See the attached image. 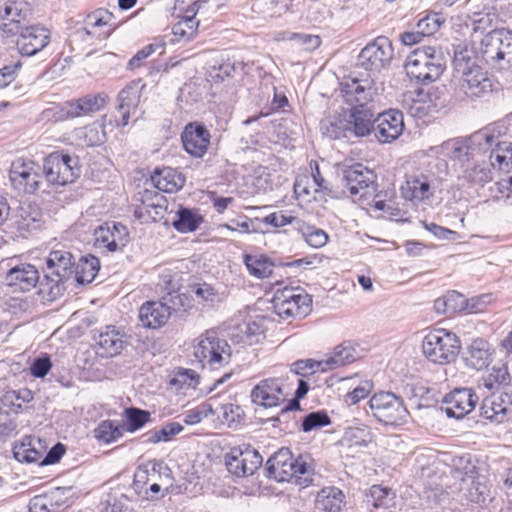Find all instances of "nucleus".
<instances>
[{"label":"nucleus","mask_w":512,"mask_h":512,"mask_svg":"<svg viewBox=\"0 0 512 512\" xmlns=\"http://www.w3.org/2000/svg\"><path fill=\"white\" fill-rule=\"evenodd\" d=\"M191 348L195 361L203 369L219 370L229 364L232 356L229 343L213 329L195 338Z\"/></svg>","instance_id":"f257e3e1"},{"label":"nucleus","mask_w":512,"mask_h":512,"mask_svg":"<svg viewBox=\"0 0 512 512\" xmlns=\"http://www.w3.org/2000/svg\"><path fill=\"white\" fill-rule=\"evenodd\" d=\"M271 304L274 313L288 322L302 320L313 310L311 295L300 286H284L275 289Z\"/></svg>","instance_id":"f03ea898"},{"label":"nucleus","mask_w":512,"mask_h":512,"mask_svg":"<svg viewBox=\"0 0 512 512\" xmlns=\"http://www.w3.org/2000/svg\"><path fill=\"white\" fill-rule=\"evenodd\" d=\"M461 347L460 337L445 328L430 329L424 335L421 343L424 357L437 365H448L455 362Z\"/></svg>","instance_id":"7ed1b4c3"},{"label":"nucleus","mask_w":512,"mask_h":512,"mask_svg":"<svg viewBox=\"0 0 512 512\" xmlns=\"http://www.w3.org/2000/svg\"><path fill=\"white\" fill-rule=\"evenodd\" d=\"M42 172L46 181L53 186L72 184L81 175L79 157L64 149L54 150L43 158Z\"/></svg>","instance_id":"20e7f679"},{"label":"nucleus","mask_w":512,"mask_h":512,"mask_svg":"<svg viewBox=\"0 0 512 512\" xmlns=\"http://www.w3.org/2000/svg\"><path fill=\"white\" fill-rule=\"evenodd\" d=\"M508 127L503 122H495L476 133L480 144L491 147L490 164L493 168L510 172L512 170V142L507 141Z\"/></svg>","instance_id":"39448f33"},{"label":"nucleus","mask_w":512,"mask_h":512,"mask_svg":"<svg viewBox=\"0 0 512 512\" xmlns=\"http://www.w3.org/2000/svg\"><path fill=\"white\" fill-rule=\"evenodd\" d=\"M405 69L410 79L419 83H430L442 75L445 66L434 47L423 46L411 52Z\"/></svg>","instance_id":"423d86ee"},{"label":"nucleus","mask_w":512,"mask_h":512,"mask_svg":"<svg viewBox=\"0 0 512 512\" xmlns=\"http://www.w3.org/2000/svg\"><path fill=\"white\" fill-rule=\"evenodd\" d=\"M8 177L12 189L19 194H35L42 185V174L38 162L24 156L11 162Z\"/></svg>","instance_id":"0eeeda50"},{"label":"nucleus","mask_w":512,"mask_h":512,"mask_svg":"<svg viewBox=\"0 0 512 512\" xmlns=\"http://www.w3.org/2000/svg\"><path fill=\"white\" fill-rule=\"evenodd\" d=\"M368 404L373 416L385 425L404 424L409 416L403 400L392 392H377Z\"/></svg>","instance_id":"6e6552de"},{"label":"nucleus","mask_w":512,"mask_h":512,"mask_svg":"<svg viewBox=\"0 0 512 512\" xmlns=\"http://www.w3.org/2000/svg\"><path fill=\"white\" fill-rule=\"evenodd\" d=\"M339 92L347 104L364 107L377 96L378 88L368 73H359L344 76L339 84Z\"/></svg>","instance_id":"1a4fd4ad"},{"label":"nucleus","mask_w":512,"mask_h":512,"mask_svg":"<svg viewBox=\"0 0 512 512\" xmlns=\"http://www.w3.org/2000/svg\"><path fill=\"white\" fill-rule=\"evenodd\" d=\"M493 91V83L487 72L480 66L472 64L462 71L455 92L462 99H482Z\"/></svg>","instance_id":"9d476101"},{"label":"nucleus","mask_w":512,"mask_h":512,"mask_svg":"<svg viewBox=\"0 0 512 512\" xmlns=\"http://www.w3.org/2000/svg\"><path fill=\"white\" fill-rule=\"evenodd\" d=\"M345 186L359 203L370 198L377 188L374 172L360 163L348 167L344 172Z\"/></svg>","instance_id":"9b49d317"},{"label":"nucleus","mask_w":512,"mask_h":512,"mask_svg":"<svg viewBox=\"0 0 512 512\" xmlns=\"http://www.w3.org/2000/svg\"><path fill=\"white\" fill-rule=\"evenodd\" d=\"M82 24L79 32L95 41L108 39L119 27L114 13L103 7L87 13Z\"/></svg>","instance_id":"f8f14e48"},{"label":"nucleus","mask_w":512,"mask_h":512,"mask_svg":"<svg viewBox=\"0 0 512 512\" xmlns=\"http://www.w3.org/2000/svg\"><path fill=\"white\" fill-rule=\"evenodd\" d=\"M7 266L4 279L13 291L28 292L36 287L40 273L35 265L22 262L18 257H11L8 259Z\"/></svg>","instance_id":"ddd939ff"},{"label":"nucleus","mask_w":512,"mask_h":512,"mask_svg":"<svg viewBox=\"0 0 512 512\" xmlns=\"http://www.w3.org/2000/svg\"><path fill=\"white\" fill-rule=\"evenodd\" d=\"M287 396V387L278 377L262 379L250 393L252 403L264 408H275L284 404Z\"/></svg>","instance_id":"4468645a"},{"label":"nucleus","mask_w":512,"mask_h":512,"mask_svg":"<svg viewBox=\"0 0 512 512\" xmlns=\"http://www.w3.org/2000/svg\"><path fill=\"white\" fill-rule=\"evenodd\" d=\"M225 460L228 471L237 477L252 475L262 464V456L248 444L231 448Z\"/></svg>","instance_id":"2eb2a0df"},{"label":"nucleus","mask_w":512,"mask_h":512,"mask_svg":"<svg viewBox=\"0 0 512 512\" xmlns=\"http://www.w3.org/2000/svg\"><path fill=\"white\" fill-rule=\"evenodd\" d=\"M139 202L135 206L134 216L142 223L159 222L165 218L168 200L159 192L145 189L139 193Z\"/></svg>","instance_id":"dca6fc26"},{"label":"nucleus","mask_w":512,"mask_h":512,"mask_svg":"<svg viewBox=\"0 0 512 512\" xmlns=\"http://www.w3.org/2000/svg\"><path fill=\"white\" fill-rule=\"evenodd\" d=\"M180 137L184 151L193 158L204 157L211 145V133L202 122L186 124Z\"/></svg>","instance_id":"f3484780"},{"label":"nucleus","mask_w":512,"mask_h":512,"mask_svg":"<svg viewBox=\"0 0 512 512\" xmlns=\"http://www.w3.org/2000/svg\"><path fill=\"white\" fill-rule=\"evenodd\" d=\"M480 416L495 425L510 422L512 420V393L502 392L486 397L480 408Z\"/></svg>","instance_id":"a211bd4d"},{"label":"nucleus","mask_w":512,"mask_h":512,"mask_svg":"<svg viewBox=\"0 0 512 512\" xmlns=\"http://www.w3.org/2000/svg\"><path fill=\"white\" fill-rule=\"evenodd\" d=\"M477 402L478 396L472 388H455L442 401L447 416L456 419H462L471 413Z\"/></svg>","instance_id":"6ab92c4d"},{"label":"nucleus","mask_w":512,"mask_h":512,"mask_svg":"<svg viewBox=\"0 0 512 512\" xmlns=\"http://www.w3.org/2000/svg\"><path fill=\"white\" fill-rule=\"evenodd\" d=\"M394 55L391 40L379 36L367 44L360 53V60L370 70H379L388 64Z\"/></svg>","instance_id":"aec40b11"},{"label":"nucleus","mask_w":512,"mask_h":512,"mask_svg":"<svg viewBox=\"0 0 512 512\" xmlns=\"http://www.w3.org/2000/svg\"><path fill=\"white\" fill-rule=\"evenodd\" d=\"M16 46L23 56H33L50 42V31L41 25H31L19 31Z\"/></svg>","instance_id":"412c9836"},{"label":"nucleus","mask_w":512,"mask_h":512,"mask_svg":"<svg viewBox=\"0 0 512 512\" xmlns=\"http://www.w3.org/2000/svg\"><path fill=\"white\" fill-rule=\"evenodd\" d=\"M375 137L381 143H390L396 140L403 132L404 118L401 111L389 109L375 118Z\"/></svg>","instance_id":"4be33fe9"},{"label":"nucleus","mask_w":512,"mask_h":512,"mask_svg":"<svg viewBox=\"0 0 512 512\" xmlns=\"http://www.w3.org/2000/svg\"><path fill=\"white\" fill-rule=\"evenodd\" d=\"M129 233L126 227L119 223H104L94 231V244L99 249L114 252L126 246Z\"/></svg>","instance_id":"5701e85b"},{"label":"nucleus","mask_w":512,"mask_h":512,"mask_svg":"<svg viewBox=\"0 0 512 512\" xmlns=\"http://www.w3.org/2000/svg\"><path fill=\"white\" fill-rule=\"evenodd\" d=\"M29 4L25 1L10 0L0 12L1 30L7 36H14L22 30L29 14Z\"/></svg>","instance_id":"b1692460"},{"label":"nucleus","mask_w":512,"mask_h":512,"mask_svg":"<svg viewBox=\"0 0 512 512\" xmlns=\"http://www.w3.org/2000/svg\"><path fill=\"white\" fill-rule=\"evenodd\" d=\"M494 354L493 345L487 339L477 337L467 346L463 360L468 368L481 371L490 365Z\"/></svg>","instance_id":"393cba45"},{"label":"nucleus","mask_w":512,"mask_h":512,"mask_svg":"<svg viewBox=\"0 0 512 512\" xmlns=\"http://www.w3.org/2000/svg\"><path fill=\"white\" fill-rule=\"evenodd\" d=\"M353 360L350 351L344 347L335 348L333 355L326 361H316L313 359L299 360L295 362L296 371L303 375L313 374L318 371H324L326 368L334 369L343 366Z\"/></svg>","instance_id":"a878e982"},{"label":"nucleus","mask_w":512,"mask_h":512,"mask_svg":"<svg viewBox=\"0 0 512 512\" xmlns=\"http://www.w3.org/2000/svg\"><path fill=\"white\" fill-rule=\"evenodd\" d=\"M172 315V308L162 301L150 300L144 302L139 308V321L148 329L164 327Z\"/></svg>","instance_id":"bb28decb"},{"label":"nucleus","mask_w":512,"mask_h":512,"mask_svg":"<svg viewBox=\"0 0 512 512\" xmlns=\"http://www.w3.org/2000/svg\"><path fill=\"white\" fill-rule=\"evenodd\" d=\"M404 199L413 203H421L433 196V187L429 177L423 173H412L406 176L400 187Z\"/></svg>","instance_id":"cd10ccee"},{"label":"nucleus","mask_w":512,"mask_h":512,"mask_svg":"<svg viewBox=\"0 0 512 512\" xmlns=\"http://www.w3.org/2000/svg\"><path fill=\"white\" fill-rule=\"evenodd\" d=\"M140 91L136 85H127L118 95L117 113L114 115V123L117 127H125L129 124L131 115L135 113L140 102Z\"/></svg>","instance_id":"c85d7f7f"},{"label":"nucleus","mask_w":512,"mask_h":512,"mask_svg":"<svg viewBox=\"0 0 512 512\" xmlns=\"http://www.w3.org/2000/svg\"><path fill=\"white\" fill-rule=\"evenodd\" d=\"M374 120V115L370 109L354 106L350 109L345 124H340L338 127L344 131H352L356 136L363 137L374 131Z\"/></svg>","instance_id":"c756f323"},{"label":"nucleus","mask_w":512,"mask_h":512,"mask_svg":"<svg viewBox=\"0 0 512 512\" xmlns=\"http://www.w3.org/2000/svg\"><path fill=\"white\" fill-rule=\"evenodd\" d=\"M126 344L125 333L114 325H107L98 336L97 345L105 357H114L121 353Z\"/></svg>","instance_id":"7c9ffc66"},{"label":"nucleus","mask_w":512,"mask_h":512,"mask_svg":"<svg viewBox=\"0 0 512 512\" xmlns=\"http://www.w3.org/2000/svg\"><path fill=\"white\" fill-rule=\"evenodd\" d=\"M151 180L158 190L166 193H175L183 188L186 177L176 168L163 167L154 170L151 175Z\"/></svg>","instance_id":"2f4dec72"},{"label":"nucleus","mask_w":512,"mask_h":512,"mask_svg":"<svg viewBox=\"0 0 512 512\" xmlns=\"http://www.w3.org/2000/svg\"><path fill=\"white\" fill-rule=\"evenodd\" d=\"M314 505L316 512H341L346 505V497L338 487H323L317 493Z\"/></svg>","instance_id":"473e14b6"},{"label":"nucleus","mask_w":512,"mask_h":512,"mask_svg":"<svg viewBox=\"0 0 512 512\" xmlns=\"http://www.w3.org/2000/svg\"><path fill=\"white\" fill-rule=\"evenodd\" d=\"M42 212L37 205L24 204L17 211L15 226L18 233L26 237L41 226Z\"/></svg>","instance_id":"72a5a7b5"},{"label":"nucleus","mask_w":512,"mask_h":512,"mask_svg":"<svg viewBox=\"0 0 512 512\" xmlns=\"http://www.w3.org/2000/svg\"><path fill=\"white\" fill-rule=\"evenodd\" d=\"M72 264V255L68 251H51L46 259V266L49 273L47 278L55 276L56 279H52V282L58 285L71 269Z\"/></svg>","instance_id":"f704fd0d"},{"label":"nucleus","mask_w":512,"mask_h":512,"mask_svg":"<svg viewBox=\"0 0 512 512\" xmlns=\"http://www.w3.org/2000/svg\"><path fill=\"white\" fill-rule=\"evenodd\" d=\"M243 263L250 276L257 279L270 278L274 272V261L263 253L244 254Z\"/></svg>","instance_id":"c9c22d12"},{"label":"nucleus","mask_w":512,"mask_h":512,"mask_svg":"<svg viewBox=\"0 0 512 512\" xmlns=\"http://www.w3.org/2000/svg\"><path fill=\"white\" fill-rule=\"evenodd\" d=\"M203 222L204 217L198 209L180 206L172 226L180 233H189L196 231Z\"/></svg>","instance_id":"e433bc0d"},{"label":"nucleus","mask_w":512,"mask_h":512,"mask_svg":"<svg viewBox=\"0 0 512 512\" xmlns=\"http://www.w3.org/2000/svg\"><path fill=\"white\" fill-rule=\"evenodd\" d=\"M293 456L289 450H280L269 460V471L279 481H290L293 479Z\"/></svg>","instance_id":"4c0bfd02"},{"label":"nucleus","mask_w":512,"mask_h":512,"mask_svg":"<svg viewBox=\"0 0 512 512\" xmlns=\"http://www.w3.org/2000/svg\"><path fill=\"white\" fill-rule=\"evenodd\" d=\"M295 230L308 246L315 249L324 247L329 241L326 231L304 220L296 221Z\"/></svg>","instance_id":"58836bf2"},{"label":"nucleus","mask_w":512,"mask_h":512,"mask_svg":"<svg viewBox=\"0 0 512 512\" xmlns=\"http://www.w3.org/2000/svg\"><path fill=\"white\" fill-rule=\"evenodd\" d=\"M108 95L106 93L87 94L83 97L72 99L76 117L87 116L102 110L107 102Z\"/></svg>","instance_id":"ea45409f"},{"label":"nucleus","mask_w":512,"mask_h":512,"mask_svg":"<svg viewBox=\"0 0 512 512\" xmlns=\"http://www.w3.org/2000/svg\"><path fill=\"white\" fill-rule=\"evenodd\" d=\"M512 377L507 362L494 365L487 374L482 377L483 386L487 390H496L511 384Z\"/></svg>","instance_id":"a19ab883"},{"label":"nucleus","mask_w":512,"mask_h":512,"mask_svg":"<svg viewBox=\"0 0 512 512\" xmlns=\"http://www.w3.org/2000/svg\"><path fill=\"white\" fill-rule=\"evenodd\" d=\"M199 24L196 16L181 15L172 27L174 41L188 42L194 39L198 34Z\"/></svg>","instance_id":"79ce46f5"},{"label":"nucleus","mask_w":512,"mask_h":512,"mask_svg":"<svg viewBox=\"0 0 512 512\" xmlns=\"http://www.w3.org/2000/svg\"><path fill=\"white\" fill-rule=\"evenodd\" d=\"M464 296L456 291H449L434 302V308L439 314L453 316L464 309Z\"/></svg>","instance_id":"37998d69"},{"label":"nucleus","mask_w":512,"mask_h":512,"mask_svg":"<svg viewBox=\"0 0 512 512\" xmlns=\"http://www.w3.org/2000/svg\"><path fill=\"white\" fill-rule=\"evenodd\" d=\"M100 269L99 259L93 255L82 257L75 267V277L77 282L85 284L91 283Z\"/></svg>","instance_id":"c03bdc74"},{"label":"nucleus","mask_w":512,"mask_h":512,"mask_svg":"<svg viewBox=\"0 0 512 512\" xmlns=\"http://www.w3.org/2000/svg\"><path fill=\"white\" fill-rule=\"evenodd\" d=\"M76 135L83 145L94 147L105 141L104 126L98 122H93L76 130Z\"/></svg>","instance_id":"a18cd8bd"},{"label":"nucleus","mask_w":512,"mask_h":512,"mask_svg":"<svg viewBox=\"0 0 512 512\" xmlns=\"http://www.w3.org/2000/svg\"><path fill=\"white\" fill-rule=\"evenodd\" d=\"M499 29L492 30L484 36L480 43V52L487 63H498L501 61L499 46Z\"/></svg>","instance_id":"49530a36"},{"label":"nucleus","mask_w":512,"mask_h":512,"mask_svg":"<svg viewBox=\"0 0 512 512\" xmlns=\"http://www.w3.org/2000/svg\"><path fill=\"white\" fill-rule=\"evenodd\" d=\"M266 320L263 317L249 318L244 321L241 332L244 340L249 344L259 343L265 338Z\"/></svg>","instance_id":"de8ad7c7"},{"label":"nucleus","mask_w":512,"mask_h":512,"mask_svg":"<svg viewBox=\"0 0 512 512\" xmlns=\"http://www.w3.org/2000/svg\"><path fill=\"white\" fill-rule=\"evenodd\" d=\"M13 455L19 462L25 463L41 462L43 456L42 452L34 447L29 437L15 444Z\"/></svg>","instance_id":"09e8293b"},{"label":"nucleus","mask_w":512,"mask_h":512,"mask_svg":"<svg viewBox=\"0 0 512 512\" xmlns=\"http://www.w3.org/2000/svg\"><path fill=\"white\" fill-rule=\"evenodd\" d=\"M165 51V42L161 39L155 40L153 43H150L144 46L142 49L137 51V53L128 61L127 69L131 71H135L140 69L145 60L150 57L152 54L159 52V54H163Z\"/></svg>","instance_id":"8fccbe9b"},{"label":"nucleus","mask_w":512,"mask_h":512,"mask_svg":"<svg viewBox=\"0 0 512 512\" xmlns=\"http://www.w3.org/2000/svg\"><path fill=\"white\" fill-rule=\"evenodd\" d=\"M122 430L115 421L112 420H104L102 421L94 430L93 436L94 438L104 444H109L117 441L120 437H122Z\"/></svg>","instance_id":"3c124183"},{"label":"nucleus","mask_w":512,"mask_h":512,"mask_svg":"<svg viewBox=\"0 0 512 512\" xmlns=\"http://www.w3.org/2000/svg\"><path fill=\"white\" fill-rule=\"evenodd\" d=\"M189 286L191 292L194 294L195 301L197 305H199L200 310L214 305L217 298V292L212 285L206 282H202L191 284Z\"/></svg>","instance_id":"603ef678"},{"label":"nucleus","mask_w":512,"mask_h":512,"mask_svg":"<svg viewBox=\"0 0 512 512\" xmlns=\"http://www.w3.org/2000/svg\"><path fill=\"white\" fill-rule=\"evenodd\" d=\"M367 497L374 508H388L395 499V493L389 487L376 484L369 488Z\"/></svg>","instance_id":"864d4df0"},{"label":"nucleus","mask_w":512,"mask_h":512,"mask_svg":"<svg viewBox=\"0 0 512 512\" xmlns=\"http://www.w3.org/2000/svg\"><path fill=\"white\" fill-rule=\"evenodd\" d=\"M200 382V375L193 369L179 368L171 380V384L179 389H195Z\"/></svg>","instance_id":"5fc2aeb1"},{"label":"nucleus","mask_w":512,"mask_h":512,"mask_svg":"<svg viewBox=\"0 0 512 512\" xmlns=\"http://www.w3.org/2000/svg\"><path fill=\"white\" fill-rule=\"evenodd\" d=\"M394 198V194L388 191H375L370 198L366 200L362 205H365L367 210L373 211H388L391 209V203Z\"/></svg>","instance_id":"6e6d98bb"},{"label":"nucleus","mask_w":512,"mask_h":512,"mask_svg":"<svg viewBox=\"0 0 512 512\" xmlns=\"http://www.w3.org/2000/svg\"><path fill=\"white\" fill-rule=\"evenodd\" d=\"M124 416L127 424V431L134 432L142 428L150 421V413L146 410L130 407L125 409Z\"/></svg>","instance_id":"4d7b16f0"},{"label":"nucleus","mask_w":512,"mask_h":512,"mask_svg":"<svg viewBox=\"0 0 512 512\" xmlns=\"http://www.w3.org/2000/svg\"><path fill=\"white\" fill-rule=\"evenodd\" d=\"M45 114L49 119H52L55 122H63L77 118L72 100L65 101L46 109Z\"/></svg>","instance_id":"13d9d810"},{"label":"nucleus","mask_w":512,"mask_h":512,"mask_svg":"<svg viewBox=\"0 0 512 512\" xmlns=\"http://www.w3.org/2000/svg\"><path fill=\"white\" fill-rule=\"evenodd\" d=\"M173 308L175 311L182 313H191L192 311H200L199 305L195 301L194 294L191 292L190 287L187 292L178 293L172 300Z\"/></svg>","instance_id":"bf43d9fd"},{"label":"nucleus","mask_w":512,"mask_h":512,"mask_svg":"<svg viewBox=\"0 0 512 512\" xmlns=\"http://www.w3.org/2000/svg\"><path fill=\"white\" fill-rule=\"evenodd\" d=\"M374 388V382L370 379H364L359 382L351 391L345 395V400L350 405H355L361 400L367 398Z\"/></svg>","instance_id":"052dcab7"},{"label":"nucleus","mask_w":512,"mask_h":512,"mask_svg":"<svg viewBox=\"0 0 512 512\" xmlns=\"http://www.w3.org/2000/svg\"><path fill=\"white\" fill-rule=\"evenodd\" d=\"M331 423V419L326 411L311 412L304 417L302 421V430L304 432H310L312 430L320 429L328 426Z\"/></svg>","instance_id":"680f3d73"},{"label":"nucleus","mask_w":512,"mask_h":512,"mask_svg":"<svg viewBox=\"0 0 512 512\" xmlns=\"http://www.w3.org/2000/svg\"><path fill=\"white\" fill-rule=\"evenodd\" d=\"M442 24V20L437 13H427L421 17L417 24L416 29L423 37L431 36L438 31Z\"/></svg>","instance_id":"e2e57ef3"},{"label":"nucleus","mask_w":512,"mask_h":512,"mask_svg":"<svg viewBox=\"0 0 512 512\" xmlns=\"http://www.w3.org/2000/svg\"><path fill=\"white\" fill-rule=\"evenodd\" d=\"M213 414L210 404L201 403L198 406L187 410L183 422L186 425H196Z\"/></svg>","instance_id":"0e129e2a"},{"label":"nucleus","mask_w":512,"mask_h":512,"mask_svg":"<svg viewBox=\"0 0 512 512\" xmlns=\"http://www.w3.org/2000/svg\"><path fill=\"white\" fill-rule=\"evenodd\" d=\"M422 226L424 229L429 231L431 234H433L436 238H438L440 240L455 241L459 238L458 232L451 230L449 228L440 226L433 222L428 223L426 221H423Z\"/></svg>","instance_id":"69168bd1"},{"label":"nucleus","mask_w":512,"mask_h":512,"mask_svg":"<svg viewBox=\"0 0 512 512\" xmlns=\"http://www.w3.org/2000/svg\"><path fill=\"white\" fill-rule=\"evenodd\" d=\"M499 46L500 59L507 63L512 62V33L510 31L499 29Z\"/></svg>","instance_id":"338daca9"},{"label":"nucleus","mask_w":512,"mask_h":512,"mask_svg":"<svg viewBox=\"0 0 512 512\" xmlns=\"http://www.w3.org/2000/svg\"><path fill=\"white\" fill-rule=\"evenodd\" d=\"M294 221H297L296 218L292 215L286 214L284 211L272 212L266 215L263 219L265 224L271 225L275 228L284 227Z\"/></svg>","instance_id":"774afa93"}]
</instances>
